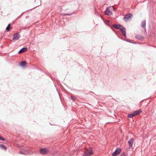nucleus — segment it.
Returning <instances> with one entry per match:
<instances>
[{"instance_id": "1", "label": "nucleus", "mask_w": 156, "mask_h": 156, "mask_svg": "<svg viewBox=\"0 0 156 156\" xmlns=\"http://www.w3.org/2000/svg\"><path fill=\"white\" fill-rule=\"evenodd\" d=\"M115 11V9L113 6H110L107 8L105 11V14L110 15L112 14V12Z\"/></svg>"}, {"instance_id": "2", "label": "nucleus", "mask_w": 156, "mask_h": 156, "mask_svg": "<svg viewBox=\"0 0 156 156\" xmlns=\"http://www.w3.org/2000/svg\"><path fill=\"white\" fill-rule=\"evenodd\" d=\"M93 151L91 149L87 150L83 154V156H90L93 154Z\"/></svg>"}, {"instance_id": "3", "label": "nucleus", "mask_w": 156, "mask_h": 156, "mask_svg": "<svg viewBox=\"0 0 156 156\" xmlns=\"http://www.w3.org/2000/svg\"><path fill=\"white\" fill-rule=\"evenodd\" d=\"M49 150L46 148L41 149H40V153L43 155L45 154L49 153Z\"/></svg>"}, {"instance_id": "4", "label": "nucleus", "mask_w": 156, "mask_h": 156, "mask_svg": "<svg viewBox=\"0 0 156 156\" xmlns=\"http://www.w3.org/2000/svg\"><path fill=\"white\" fill-rule=\"evenodd\" d=\"M134 141V139L133 138H132L128 141V143L129 145V148L127 149V150L129 149L130 148H132Z\"/></svg>"}, {"instance_id": "5", "label": "nucleus", "mask_w": 156, "mask_h": 156, "mask_svg": "<svg viewBox=\"0 0 156 156\" xmlns=\"http://www.w3.org/2000/svg\"><path fill=\"white\" fill-rule=\"evenodd\" d=\"M132 16V15L131 13H128L126 15L124 18V20L125 21H127L129 20Z\"/></svg>"}, {"instance_id": "6", "label": "nucleus", "mask_w": 156, "mask_h": 156, "mask_svg": "<svg viewBox=\"0 0 156 156\" xmlns=\"http://www.w3.org/2000/svg\"><path fill=\"white\" fill-rule=\"evenodd\" d=\"M121 151V150L120 149L118 148L112 154L113 156H116L117 155L119 154Z\"/></svg>"}, {"instance_id": "7", "label": "nucleus", "mask_w": 156, "mask_h": 156, "mask_svg": "<svg viewBox=\"0 0 156 156\" xmlns=\"http://www.w3.org/2000/svg\"><path fill=\"white\" fill-rule=\"evenodd\" d=\"M120 31L121 33L125 37V38H126V29L122 27V28H121L120 30Z\"/></svg>"}, {"instance_id": "8", "label": "nucleus", "mask_w": 156, "mask_h": 156, "mask_svg": "<svg viewBox=\"0 0 156 156\" xmlns=\"http://www.w3.org/2000/svg\"><path fill=\"white\" fill-rule=\"evenodd\" d=\"M20 38V36L19 33L15 34L13 36V39H19Z\"/></svg>"}, {"instance_id": "9", "label": "nucleus", "mask_w": 156, "mask_h": 156, "mask_svg": "<svg viewBox=\"0 0 156 156\" xmlns=\"http://www.w3.org/2000/svg\"><path fill=\"white\" fill-rule=\"evenodd\" d=\"M113 27L117 29H119L120 30L121 28H122V26L121 25H113Z\"/></svg>"}, {"instance_id": "10", "label": "nucleus", "mask_w": 156, "mask_h": 156, "mask_svg": "<svg viewBox=\"0 0 156 156\" xmlns=\"http://www.w3.org/2000/svg\"><path fill=\"white\" fill-rule=\"evenodd\" d=\"M27 50V49L26 48H23L21 49L19 52V54H21L23 53V52L26 51Z\"/></svg>"}, {"instance_id": "11", "label": "nucleus", "mask_w": 156, "mask_h": 156, "mask_svg": "<svg viewBox=\"0 0 156 156\" xmlns=\"http://www.w3.org/2000/svg\"><path fill=\"white\" fill-rule=\"evenodd\" d=\"M142 111H141L140 110H139L138 111H135L133 113L134 114V115H135V116L138 115L139 114H140L141 113Z\"/></svg>"}, {"instance_id": "12", "label": "nucleus", "mask_w": 156, "mask_h": 156, "mask_svg": "<svg viewBox=\"0 0 156 156\" xmlns=\"http://www.w3.org/2000/svg\"><path fill=\"white\" fill-rule=\"evenodd\" d=\"M141 25L143 28H145L146 25V21L145 20L143 21L141 23Z\"/></svg>"}, {"instance_id": "13", "label": "nucleus", "mask_w": 156, "mask_h": 156, "mask_svg": "<svg viewBox=\"0 0 156 156\" xmlns=\"http://www.w3.org/2000/svg\"><path fill=\"white\" fill-rule=\"evenodd\" d=\"M10 27H11L10 24H9L8 26L6 28V30L7 31L9 32L10 30Z\"/></svg>"}, {"instance_id": "14", "label": "nucleus", "mask_w": 156, "mask_h": 156, "mask_svg": "<svg viewBox=\"0 0 156 156\" xmlns=\"http://www.w3.org/2000/svg\"><path fill=\"white\" fill-rule=\"evenodd\" d=\"M134 113L128 114L127 116L128 118H132L135 116Z\"/></svg>"}, {"instance_id": "15", "label": "nucleus", "mask_w": 156, "mask_h": 156, "mask_svg": "<svg viewBox=\"0 0 156 156\" xmlns=\"http://www.w3.org/2000/svg\"><path fill=\"white\" fill-rule=\"evenodd\" d=\"M27 63L25 62H22L20 63V65L21 66H24Z\"/></svg>"}, {"instance_id": "16", "label": "nucleus", "mask_w": 156, "mask_h": 156, "mask_svg": "<svg viewBox=\"0 0 156 156\" xmlns=\"http://www.w3.org/2000/svg\"><path fill=\"white\" fill-rule=\"evenodd\" d=\"M1 147L4 149L6 150V148L5 146L4 145H0Z\"/></svg>"}, {"instance_id": "17", "label": "nucleus", "mask_w": 156, "mask_h": 156, "mask_svg": "<svg viewBox=\"0 0 156 156\" xmlns=\"http://www.w3.org/2000/svg\"><path fill=\"white\" fill-rule=\"evenodd\" d=\"M71 98L74 101L76 99V97L74 96H72Z\"/></svg>"}, {"instance_id": "18", "label": "nucleus", "mask_w": 156, "mask_h": 156, "mask_svg": "<svg viewBox=\"0 0 156 156\" xmlns=\"http://www.w3.org/2000/svg\"><path fill=\"white\" fill-rule=\"evenodd\" d=\"M0 140H2V141H5V139H3L1 136H0Z\"/></svg>"}, {"instance_id": "19", "label": "nucleus", "mask_w": 156, "mask_h": 156, "mask_svg": "<svg viewBox=\"0 0 156 156\" xmlns=\"http://www.w3.org/2000/svg\"><path fill=\"white\" fill-rule=\"evenodd\" d=\"M121 156H126V155L125 154L123 153L121 155Z\"/></svg>"}]
</instances>
